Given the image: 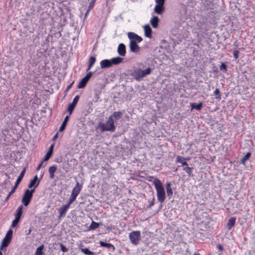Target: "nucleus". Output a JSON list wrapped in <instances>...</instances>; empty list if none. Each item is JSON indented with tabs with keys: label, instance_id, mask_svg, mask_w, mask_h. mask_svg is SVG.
Here are the masks:
<instances>
[{
	"label": "nucleus",
	"instance_id": "obj_1",
	"mask_svg": "<svg viewBox=\"0 0 255 255\" xmlns=\"http://www.w3.org/2000/svg\"><path fill=\"white\" fill-rule=\"evenodd\" d=\"M153 183L156 191L157 200L162 204L164 202L166 198L165 191L163 184L158 178H155Z\"/></svg>",
	"mask_w": 255,
	"mask_h": 255
},
{
	"label": "nucleus",
	"instance_id": "obj_2",
	"mask_svg": "<svg viewBox=\"0 0 255 255\" xmlns=\"http://www.w3.org/2000/svg\"><path fill=\"white\" fill-rule=\"evenodd\" d=\"M123 61V58L120 57L113 58L111 60L105 59L100 62V66L102 69L109 68L113 65H118Z\"/></svg>",
	"mask_w": 255,
	"mask_h": 255
},
{
	"label": "nucleus",
	"instance_id": "obj_3",
	"mask_svg": "<svg viewBox=\"0 0 255 255\" xmlns=\"http://www.w3.org/2000/svg\"><path fill=\"white\" fill-rule=\"evenodd\" d=\"M99 127L101 128L102 132L105 131H110L114 132L116 129L115 126V121L112 118H109L106 124L100 123L99 124Z\"/></svg>",
	"mask_w": 255,
	"mask_h": 255
},
{
	"label": "nucleus",
	"instance_id": "obj_4",
	"mask_svg": "<svg viewBox=\"0 0 255 255\" xmlns=\"http://www.w3.org/2000/svg\"><path fill=\"white\" fill-rule=\"evenodd\" d=\"M34 191V189L31 190L27 189L25 190L21 201L22 203L25 206H27L29 205L33 197V194Z\"/></svg>",
	"mask_w": 255,
	"mask_h": 255
},
{
	"label": "nucleus",
	"instance_id": "obj_5",
	"mask_svg": "<svg viewBox=\"0 0 255 255\" xmlns=\"http://www.w3.org/2000/svg\"><path fill=\"white\" fill-rule=\"evenodd\" d=\"M141 234L139 231H134L129 234L130 243L134 245H137L140 240Z\"/></svg>",
	"mask_w": 255,
	"mask_h": 255
},
{
	"label": "nucleus",
	"instance_id": "obj_6",
	"mask_svg": "<svg viewBox=\"0 0 255 255\" xmlns=\"http://www.w3.org/2000/svg\"><path fill=\"white\" fill-rule=\"evenodd\" d=\"M128 38L130 41H135V42L139 43L142 41V38L134 32H129L128 34Z\"/></svg>",
	"mask_w": 255,
	"mask_h": 255
},
{
	"label": "nucleus",
	"instance_id": "obj_7",
	"mask_svg": "<svg viewBox=\"0 0 255 255\" xmlns=\"http://www.w3.org/2000/svg\"><path fill=\"white\" fill-rule=\"evenodd\" d=\"M99 244L100 247L106 248L108 249V251L111 252H113L116 249L115 246L111 243H106L103 241H100Z\"/></svg>",
	"mask_w": 255,
	"mask_h": 255
},
{
	"label": "nucleus",
	"instance_id": "obj_8",
	"mask_svg": "<svg viewBox=\"0 0 255 255\" xmlns=\"http://www.w3.org/2000/svg\"><path fill=\"white\" fill-rule=\"evenodd\" d=\"M132 75L136 81H140V79L144 77V74L141 69L134 70Z\"/></svg>",
	"mask_w": 255,
	"mask_h": 255
},
{
	"label": "nucleus",
	"instance_id": "obj_9",
	"mask_svg": "<svg viewBox=\"0 0 255 255\" xmlns=\"http://www.w3.org/2000/svg\"><path fill=\"white\" fill-rule=\"evenodd\" d=\"M177 162L181 163L184 166L183 170L185 171L189 176L191 175L192 172V169L193 167H190L188 166V164L186 162V160H176Z\"/></svg>",
	"mask_w": 255,
	"mask_h": 255
},
{
	"label": "nucleus",
	"instance_id": "obj_10",
	"mask_svg": "<svg viewBox=\"0 0 255 255\" xmlns=\"http://www.w3.org/2000/svg\"><path fill=\"white\" fill-rule=\"evenodd\" d=\"M129 48L130 51L134 53H137L140 51V47L137 42L133 41H130Z\"/></svg>",
	"mask_w": 255,
	"mask_h": 255
},
{
	"label": "nucleus",
	"instance_id": "obj_11",
	"mask_svg": "<svg viewBox=\"0 0 255 255\" xmlns=\"http://www.w3.org/2000/svg\"><path fill=\"white\" fill-rule=\"evenodd\" d=\"M40 182V180H38L37 175H35L32 179H31L30 181V183L28 185L29 188H32L33 186H34V189L36 187H37Z\"/></svg>",
	"mask_w": 255,
	"mask_h": 255
},
{
	"label": "nucleus",
	"instance_id": "obj_12",
	"mask_svg": "<svg viewBox=\"0 0 255 255\" xmlns=\"http://www.w3.org/2000/svg\"><path fill=\"white\" fill-rule=\"evenodd\" d=\"M236 221V218L235 217H232L229 218L226 225V228L228 230H231L232 228L235 226Z\"/></svg>",
	"mask_w": 255,
	"mask_h": 255
},
{
	"label": "nucleus",
	"instance_id": "obj_13",
	"mask_svg": "<svg viewBox=\"0 0 255 255\" xmlns=\"http://www.w3.org/2000/svg\"><path fill=\"white\" fill-rule=\"evenodd\" d=\"M70 206L66 204L59 209V217H63L65 216Z\"/></svg>",
	"mask_w": 255,
	"mask_h": 255
},
{
	"label": "nucleus",
	"instance_id": "obj_14",
	"mask_svg": "<svg viewBox=\"0 0 255 255\" xmlns=\"http://www.w3.org/2000/svg\"><path fill=\"white\" fill-rule=\"evenodd\" d=\"M118 52L122 56H125L126 54V46L123 43H120L118 47Z\"/></svg>",
	"mask_w": 255,
	"mask_h": 255
},
{
	"label": "nucleus",
	"instance_id": "obj_15",
	"mask_svg": "<svg viewBox=\"0 0 255 255\" xmlns=\"http://www.w3.org/2000/svg\"><path fill=\"white\" fill-rule=\"evenodd\" d=\"M84 246L82 244H80L79 246V249L86 255H94L95 253L90 251L87 248H84Z\"/></svg>",
	"mask_w": 255,
	"mask_h": 255
},
{
	"label": "nucleus",
	"instance_id": "obj_16",
	"mask_svg": "<svg viewBox=\"0 0 255 255\" xmlns=\"http://www.w3.org/2000/svg\"><path fill=\"white\" fill-rule=\"evenodd\" d=\"M57 169V166L56 165H52L49 167L48 169V172L49 174V177L51 179H53L55 177V172Z\"/></svg>",
	"mask_w": 255,
	"mask_h": 255
},
{
	"label": "nucleus",
	"instance_id": "obj_17",
	"mask_svg": "<svg viewBox=\"0 0 255 255\" xmlns=\"http://www.w3.org/2000/svg\"><path fill=\"white\" fill-rule=\"evenodd\" d=\"M166 189L167 195L169 199H170L173 195V190L171 188V183L170 182H167L166 183Z\"/></svg>",
	"mask_w": 255,
	"mask_h": 255
},
{
	"label": "nucleus",
	"instance_id": "obj_18",
	"mask_svg": "<svg viewBox=\"0 0 255 255\" xmlns=\"http://www.w3.org/2000/svg\"><path fill=\"white\" fill-rule=\"evenodd\" d=\"M82 185L80 184L79 182H77L76 185L73 189L71 194L77 196L82 190Z\"/></svg>",
	"mask_w": 255,
	"mask_h": 255
},
{
	"label": "nucleus",
	"instance_id": "obj_19",
	"mask_svg": "<svg viewBox=\"0 0 255 255\" xmlns=\"http://www.w3.org/2000/svg\"><path fill=\"white\" fill-rule=\"evenodd\" d=\"M144 31L145 36L148 38H151L152 36V29L148 24H146L144 26Z\"/></svg>",
	"mask_w": 255,
	"mask_h": 255
},
{
	"label": "nucleus",
	"instance_id": "obj_20",
	"mask_svg": "<svg viewBox=\"0 0 255 255\" xmlns=\"http://www.w3.org/2000/svg\"><path fill=\"white\" fill-rule=\"evenodd\" d=\"M26 167H25L23 168V170L21 171V172L20 173V175L17 177L16 182L15 183V185L17 186H18V185L21 182V180H22V178H23L24 174L26 172Z\"/></svg>",
	"mask_w": 255,
	"mask_h": 255
},
{
	"label": "nucleus",
	"instance_id": "obj_21",
	"mask_svg": "<svg viewBox=\"0 0 255 255\" xmlns=\"http://www.w3.org/2000/svg\"><path fill=\"white\" fill-rule=\"evenodd\" d=\"M96 61V58L95 57L91 56L89 58V64H88V66L87 69L86 70L87 71H89L92 68V67L95 64Z\"/></svg>",
	"mask_w": 255,
	"mask_h": 255
},
{
	"label": "nucleus",
	"instance_id": "obj_22",
	"mask_svg": "<svg viewBox=\"0 0 255 255\" xmlns=\"http://www.w3.org/2000/svg\"><path fill=\"white\" fill-rule=\"evenodd\" d=\"M164 10V5L156 4L154 11L159 14H162Z\"/></svg>",
	"mask_w": 255,
	"mask_h": 255
},
{
	"label": "nucleus",
	"instance_id": "obj_23",
	"mask_svg": "<svg viewBox=\"0 0 255 255\" xmlns=\"http://www.w3.org/2000/svg\"><path fill=\"white\" fill-rule=\"evenodd\" d=\"M159 22V18L157 16H153L150 20V23L152 26L155 28L158 27Z\"/></svg>",
	"mask_w": 255,
	"mask_h": 255
},
{
	"label": "nucleus",
	"instance_id": "obj_24",
	"mask_svg": "<svg viewBox=\"0 0 255 255\" xmlns=\"http://www.w3.org/2000/svg\"><path fill=\"white\" fill-rule=\"evenodd\" d=\"M123 115V112H115L110 117V118H112V119L115 120H119Z\"/></svg>",
	"mask_w": 255,
	"mask_h": 255
},
{
	"label": "nucleus",
	"instance_id": "obj_25",
	"mask_svg": "<svg viewBox=\"0 0 255 255\" xmlns=\"http://www.w3.org/2000/svg\"><path fill=\"white\" fill-rule=\"evenodd\" d=\"M22 209H23V206L20 205L19 206L17 210H16V214L15 215V218L17 219H20V218L21 217L22 214Z\"/></svg>",
	"mask_w": 255,
	"mask_h": 255
},
{
	"label": "nucleus",
	"instance_id": "obj_26",
	"mask_svg": "<svg viewBox=\"0 0 255 255\" xmlns=\"http://www.w3.org/2000/svg\"><path fill=\"white\" fill-rule=\"evenodd\" d=\"M100 224H102L101 223H97V222L93 221L92 222V223H91L90 226L88 227V231L94 230L96 229H97L99 227Z\"/></svg>",
	"mask_w": 255,
	"mask_h": 255
},
{
	"label": "nucleus",
	"instance_id": "obj_27",
	"mask_svg": "<svg viewBox=\"0 0 255 255\" xmlns=\"http://www.w3.org/2000/svg\"><path fill=\"white\" fill-rule=\"evenodd\" d=\"M53 147H54V144H52L50 145L48 151L46 153V155H45L43 159H49L50 157H51L53 150Z\"/></svg>",
	"mask_w": 255,
	"mask_h": 255
},
{
	"label": "nucleus",
	"instance_id": "obj_28",
	"mask_svg": "<svg viewBox=\"0 0 255 255\" xmlns=\"http://www.w3.org/2000/svg\"><path fill=\"white\" fill-rule=\"evenodd\" d=\"M11 240L3 238L0 245V250H2L4 247H6L8 246Z\"/></svg>",
	"mask_w": 255,
	"mask_h": 255
},
{
	"label": "nucleus",
	"instance_id": "obj_29",
	"mask_svg": "<svg viewBox=\"0 0 255 255\" xmlns=\"http://www.w3.org/2000/svg\"><path fill=\"white\" fill-rule=\"evenodd\" d=\"M202 105L203 103L202 102H200L198 104H196V103H191V110L196 109L198 111H200L202 108Z\"/></svg>",
	"mask_w": 255,
	"mask_h": 255
},
{
	"label": "nucleus",
	"instance_id": "obj_30",
	"mask_svg": "<svg viewBox=\"0 0 255 255\" xmlns=\"http://www.w3.org/2000/svg\"><path fill=\"white\" fill-rule=\"evenodd\" d=\"M44 249V245H42L36 249L35 253V255H45L44 253L43 252Z\"/></svg>",
	"mask_w": 255,
	"mask_h": 255
},
{
	"label": "nucleus",
	"instance_id": "obj_31",
	"mask_svg": "<svg viewBox=\"0 0 255 255\" xmlns=\"http://www.w3.org/2000/svg\"><path fill=\"white\" fill-rule=\"evenodd\" d=\"M71 166L70 165L68 160H65L63 163L62 168L66 172H68L71 169Z\"/></svg>",
	"mask_w": 255,
	"mask_h": 255
},
{
	"label": "nucleus",
	"instance_id": "obj_32",
	"mask_svg": "<svg viewBox=\"0 0 255 255\" xmlns=\"http://www.w3.org/2000/svg\"><path fill=\"white\" fill-rule=\"evenodd\" d=\"M68 120H69V116H67L65 118V119H64V121H63V123H62V124L61 125V126H60V127L59 128V131H62L63 130H64V129L65 128V127L66 126V125H67V122H68Z\"/></svg>",
	"mask_w": 255,
	"mask_h": 255
},
{
	"label": "nucleus",
	"instance_id": "obj_33",
	"mask_svg": "<svg viewBox=\"0 0 255 255\" xmlns=\"http://www.w3.org/2000/svg\"><path fill=\"white\" fill-rule=\"evenodd\" d=\"M88 82L85 81V79H83V78L82 79V80L80 81L78 87L79 89L83 88L86 85Z\"/></svg>",
	"mask_w": 255,
	"mask_h": 255
},
{
	"label": "nucleus",
	"instance_id": "obj_34",
	"mask_svg": "<svg viewBox=\"0 0 255 255\" xmlns=\"http://www.w3.org/2000/svg\"><path fill=\"white\" fill-rule=\"evenodd\" d=\"M12 234H13L12 230L11 229H9L6 233V234L4 238H6L7 239L11 240L12 239Z\"/></svg>",
	"mask_w": 255,
	"mask_h": 255
},
{
	"label": "nucleus",
	"instance_id": "obj_35",
	"mask_svg": "<svg viewBox=\"0 0 255 255\" xmlns=\"http://www.w3.org/2000/svg\"><path fill=\"white\" fill-rule=\"evenodd\" d=\"M76 198L77 196L71 194L69 200L66 204L70 206V205L76 200Z\"/></svg>",
	"mask_w": 255,
	"mask_h": 255
},
{
	"label": "nucleus",
	"instance_id": "obj_36",
	"mask_svg": "<svg viewBox=\"0 0 255 255\" xmlns=\"http://www.w3.org/2000/svg\"><path fill=\"white\" fill-rule=\"evenodd\" d=\"M75 106L70 104L69 105L68 108H67V112L69 113V114L70 115L72 113L73 110H74L75 108Z\"/></svg>",
	"mask_w": 255,
	"mask_h": 255
},
{
	"label": "nucleus",
	"instance_id": "obj_37",
	"mask_svg": "<svg viewBox=\"0 0 255 255\" xmlns=\"http://www.w3.org/2000/svg\"><path fill=\"white\" fill-rule=\"evenodd\" d=\"M214 95L216 96V98L220 100L221 99V96L220 94V90L218 88H216L214 92Z\"/></svg>",
	"mask_w": 255,
	"mask_h": 255
},
{
	"label": "nucleus",
	"instance_id": "obj_38",
	"mask_svg": "<svg viewBox=\"0 0 255 255\" xmlns=\"http://www.w3.org/2000/svg\"><path fill=\"white\" fill-rule=\"evenodd\" d=\"M60 249L63 252V253H66L68 251V248L65 246L62 243H60Z\"/></svg>",
	"mask_w": 255,
	"mask_h": 255
},
{
	"label": "nucleus",
	"instance_id": "obj_39",
	"mask_svg": "<svg viewBox=\"0 0 255 255\" xmlns=\"http://www.w3.org/2000/svg\"><path fill=\"white\" fill-rule=\"evenodd\" d=\"M79 98H80L79 96H78V95L74 97L73 101L72 103H71V104L76 106L79 100Z\"/></svg>",
	"mask_w": 255,
	"mask_h": 255
},
{
	"label": "nucleus",
	"instance_id": "obj_40",
	"mask_svg": "<svg viewBox=\"0 0 255 255\" xmlns=\"http://www.w3.org/2000/svg\"><path fill=\"white\" fill-rule=\"evenodd\" d=\"M20 220L19 219L15 218L13 220L11 224V227L14 228L15 227L17 224L19 222Z\"/></svg>",
	"mask_w": 255,
	"mask_h": 255
},
{
	"label": "nucleus",
	"instance_id": "obj_41",
	"mask_svg": "<svg viewBox=\"0 0 255 255\" xmlns=\"http://www.w3.org/2000/svg\"><path fill=\"white\" fill-rule=\"evenodd\" d=\"M142 72H143V74H144V77L145 75L150 74L151 69L150 68H148L144 70H142Z\"/></svg>",
	"mask_w": 255,
	"mask_h": 255
},
{
	"label": "nucleus",
	"instance_id": "obj_42",
	"mask_svg": "<svg viewBox=\"0 0 255 255\" xmlns=\"http://www.w3.org/2000/svg\"><path fill=\"white\" fill-rule=\"evenodd\" d=\"M96 1V0H91L90 2L89 3V6H88V9L91 10L93 8Z\"/></svg>",
	"mask_w": 255,
	"mask_h": 255
},
{
	"label": "nucleus",
	"instance_id": "obj_43",
	"mask_svg": "<svg viewBox=\"0 0 255 255\" xmlns=\"http://www.w3.org/2000/svg\"><path fill=\"white\" fill-rule=\"evenodd\" d=\"M251 155V152H248L242 158V159H248L250 157Z\"/></svg>",
	"mask_w": 255,
	"mask_h": 255
},
{
	"label": "nucleus",
	"instance_id": "obj_44",
	"mask_svg": "<svg viewBox=\"0 0 255 255\" xmlns=\"http://www.w3.org/2000/svg\"><path fill=\"white\" fill-rule=\"evenodd\" d=\"M239 52L238 50H235L234 51L233 55L235 59H237L239 57Z\"/></svg>",
	"mask_w": 255,
	"mask_h": 255
},
{
	"label": "nucleus",
	"instance_id": "obj_45",
	"mask_svg": "<svg viewBox=\"0 0 255 255\" xmlns=\"http://www.w3.org/2000/svg\"><path fill=\"white\" fill-rule=\"evenodd\" d=\"M155 198L154 196H153L152 200L151 201L149 204L148 206V208H150L154 204Z\"/></svg>",
	"mask_w": 255,
	"mask_h": 255
},
{
	"label": "nucleus",
	"instance_id": "obj_46",
	"mask_svg": "<svg viewBox=\"0 0 255 255\" xmlns=\"http://www.w3.org/2000/svg\"><path fill=\"white\" fill-rule=\"evenodd\" d=\"M17 187V186H16L15 185H14V187L12 188V189L10 191V192L8 193L9 196H11V195L15 192Z\"/></svg>",
	"mask_w": 255,
	"mask_h": 255
},
{
	"label": "nucleus",
	"instance_id": "obj_47",
	"mask_svg": "<svg viewBox=\"0 0 255 255\" xmlns=\"http://www.w3.org/2000/svg\"><path fill=\"white\" fill-rule=\"evenodd\" d=\"M156 4L164 5L165 0H155Z\"/></svg>",
	"mask_w": 255,
	"mask_h": 255
},
{
	"label": "nucleus",
	"instance_id": "obj_48",
	"mask_svg": "<svg viewBox=\"0 0 255 255\" xmlns=\"http://www.w3.org/2000/svg\"><path fill=\"white\" fill-rule=\"evenodd\" d=\"M217 248L218 249V250H219V251H220V252H222V251L223 250V249H223V246H222V245H220V244H219V245H217Z\"/></svg>",
	"mask_w": 255,
	"mask_h": 255
},
{
	"label": "nucleus",
	"instance_id": "obj_49",
	"mask_svg": "<svg viewBox=\"0 0 255 255\" xmlns=\"http://www.w3.org/2000/svg\"><path fill=\"white\" fill-rule=\"evenodd\" d=\"M46 160H42V162L39 164V165L37 166V167H36V170L38 171L39 170H40V169L41 168V166L42 165V163L44 161H46Z\"/></svg>",
	"mask_w": 255,
	"mask_h": 255
},
{
	"label": "nucleus",
	"instance_id": "obj_50",
	"mask_svg": "<svg viewBox=\"0 0 255 255\" xmlns=\"http://www.w3.org/2000/svg\"><path fill=\"white\" fill-rule=\"evenodd\" d=\"M223 69H224L225 70H226V65L225 63H222L221 66H220V70H222Z\"/></svg>",
	"mask_w": 255,
	"mask_h": 255
},
{
	"label": "nucleus",
	"instance_id": "obj_51",
	"mask_svg": "<svg viewBox=\"0 0 255 255\" xmlns=\"http://www.w3.org/2000/svg\"><path fill=\"white\" fill-rule=\"evenodd\" d=\"M93 72H89V73H88L87 74V75H86L87 77H89V78L90 79V78L92 77V76L93 75Z\"/></svg>",
	"mask_w": 255,
	"mask_h": 255
},
{
	"label": "nucleus",
	"instance_id": "obj_52",
	"mask_svg": "<svg viewBox=\"0 0 255 255\" xmlns=\"http://www.w3.org/2000/svg\"><path fill=\"white\" fill-rule=\"evenodd\" d=\"M248 160H240V163L244 165H245V163Z\"/></svg>",
	"mask_w": 255,
	"mask_h": 255
},
{
	"label": "nucleus",
	"instance_id": "obj_53",
	"mask_svg": "<svg viewBox=\"0 0 255 255\" xmlns=\"http://www.w3.org/2000/svg\"><path fill=\"white\" fill-rule=\"evenodd\" d=\"M114 0H106V4H107V5H108L109 3H112Z\"/></svg>",
	"mask_w": 255,
	"mask_h": 255
},
{
	"label": "nucleus",
	"instance_id": "obj_54",
	"mask_svg": "<svg viewBox=\"0 0 255 255\" xmlns=\"http://www.w3.org/2000/svg\"><path fill=\"white\" fill-rule=\"evenodd\" d=\"M91 10L89 9H88L86 13H85V18H86L87 16V15H88L89 13V11H90Z\"/></svg>",
	"mask_w": 255,
	"mask_h": 255
},
{
	"label": "nucleus",
	"instance_id": "obj_55",
	"mask_svg": "<svg viewBox=\"0 0 255 255\" xmlns=\"http://www.w3.org/2000/svg\"><path fill=\"white\" fill-rule=\"evenodd\" d=\"M91 10L89 9H88L86 13H85V18H86L87 16V15H88L89 13V11H90Z\"/></svg>",
	"mask_w": 255,
	"mask_h": 255
},
{
	"label": "nucleus",
	"instance_id": "obj_56",
	"mask_svg": "<svg viewBox=\"0 0 255 255\" xmlns=\"http://www.w3.org/2000/svg\"><path fill=\"white\" fill-rule=\"evenodd\" d=\"M73 84V82L71 83L67 88V90H69L72 87V85Z\"/></svg>",
	"mask_w": 255,
	"mask_h": 255
},
{
	"label": "nucleus",
	"instance_id": "obj_57",
	"mask_svg": "<svg viewBox=\"0 0 255 255\" xmlns=\"http://www.w3.org/2000/svg\"><path fill=\"white\" fill-rule=\"evenodd\" d=\"M85 80V81H86L87 82H88V81L89 80L90 78H89V77H87L86 76H85L84 78H83Z\"/></svg>",
	"mask_w": 255,
	"mask_h": 255
},
{
	"label": "nucleus",
	"instance_id": "obj_58",
	"mask_svg": "<svg viewBox=\"0 0 255 255\" xmlns=\"http://www.w3.org/2000/svg\"><path fill=\"white\" fill-rule=\"evenodd\" d=\"M10 196H9V194H8L7 196H6L5 199V201H7L9 199V198H10Z\"/></svg>",
	"mask_w": 255,
	"mask_h": 255
},
{
	"label": "nucleus",
	"instance_id": "obj_59",
	"mask_svg": "<svg viewBox=\"0 0 255 255\" xmlns=\"http://www.w3.org/2000/svg\"><path fill=\"white\" fill-rule=\"evenodd\" d=\"M57 137V133H56L53 137V140H54L55 139H56Z\"/></svg>",
	"mask_w": 255,
	"mask_h": 255
},
{
	"label": "nucleus",
	"instance_id": "obj_60",
	"mask_svg": "<svg viewBox=\"0 0 255 255\" xmlns=\"http://www.w3.org/2000/svg\"><path fill=\"white\" fill-rule=\"evenodd\" d=\"M193 255H201L198 253H194Z\"/></svg>",
	"mask_w": 255,
	"mask_h": 255
},
{
	"label": "nucleus",
	"instance_id": "obj_61",
	"mask_svg": "<svg viewBox=\"0 0 255 255\" xmlns=\"http://www.w3.org/2000/svg\"><path fill=\"white\" fill-rule=\"evenodd\" d=\"M177 159H178V160L182 159V158L180 156H178L177 158Z\"/></svg>",
	"mask_w": 255,
	"mask_h": 255
},
{
	"label": "nucleus",
	"instance_id": "obj_62",
	"mask_svg": "<svg viewBox=\"0 0 255 255\" xmlns=\"http://www.w3.org/2000/svg\"><path fill=\"white\" fill-rule=\"evenodd\" d=\"M107 229L111 230H112V228L108 227H107Z\"/></svg>",
	"mask_w": 255,
	"mask_h": 255
},
{
	"label": "nucleus",
	"instance_id": "obj_63",
	"mask_svg": "<svg viewBox=\"0 0 255 255\" xmlns=\"http://www.w3.org/2000/svg\"><path fill=\"white\" fill-rule=\"evenodd\" d=\"M235 161H236V160H233H233H230V162H231V163H234Z\"/></svg>",
	"mask_w": 255,
	"mask_h": 255
},
{
	"label": "nucleus",
	"instance_id": "obj_64",
	"mask_svg": "<svg viewBox=\"0 0 255 255\" xmlns=\"http://www.w3.org/2000/svg\"><path fill=\"white\" fill-rule=\"evenodd\" d=\"M209 161L208 162V163H211V162L214 161V160H209Z\"/></svg>",
	"mask_w": 255,
	"mask_h": 255
}]
</instances>
